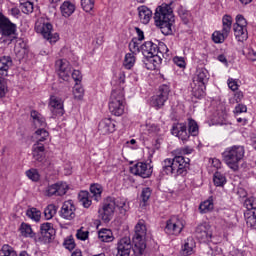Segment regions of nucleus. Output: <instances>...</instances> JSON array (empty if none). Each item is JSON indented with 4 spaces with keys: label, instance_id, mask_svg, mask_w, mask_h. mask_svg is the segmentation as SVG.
<instances>
[{
    "label": "nucleus",
    "instance_id": "b1692460",
    "mask_svg": "<svg viewBox=\"0 0 256 256\" xmlns=\"http://www.w3.org/2000/svg\"><path fill=\"white\" fill-rule=\"evenodd\" d=\"M40 233L42 237H45L46 239H51V237L55 235V228H53V224L46 222L41 224Z\"/></svg>",
    "mask_w": 256,
    "mask_h": 256
},
{
    "label": "nucleus",
    "instance_id": "aec40b11",
    "mask_svg": "<svg viewBox=\"0 0 256 256\" xmlns=\"http://www.w3.org/2000/svg\"><path fill=\"white\" fill-rule=\"evenodd\" d=\"M98 131L100 135H109L115 133V123L109 118H105L99 122Z\"/></svg>",
    "mask_w": 256,
    "mask_h": 256
},
{
    "label": "nucleus",
    "instance_id": "09e8293b",
    "mask_svg": "<svg viewBox=\"0 0 256 256\" xmlns=\"http://www.w3.org/2000/svg\"><path fill=\"white\" fill-rule=\"evenodd\" d=\"M82 8L89 13V11H93V7H95V0H81Z\"/></svg>",
    "mask_w": 256,
    "mask_h": 256
},
{
    "label": "nucleus",
    "instance_id": "bb28decb",
    "mask_svg": "<svg viewBox=\"0 0 256 256\" xmlns=\"http://www.w3.org/2000/svg\"><path fill=\"white\" fill-rule=\"evenodd\" d=\"M60 11L63 17H71V15L75 13V4L71 3L70 1H66L61 5Z\"/></svg>",
    "mask_w": 256,
    "mask_h": 256
},
{
    "label": "nucleus",
    "instance_id": "a878e982",
    "mask_svg": "<svg viewBox=\"0 0 256 256\" xmlns=\"http://www.w3.org/2000/svg\"><path fill=\"white\" fill-rule=\"evenodd\" d=\"M31 117L34 121L35 127H40V129H45V127H47V122L45 121V117H43V115L39 114V112L32 111Z\"/></svg>",
    "mask_w": 256,
    "mask_h": 256
},
{
    "label": "nucleus",
    "instance_id": "c9c22d12",
    "mask_svg": "<svg viewBox=\"0 0 256 256\" xmlns=\"http://www.w3.org/2000/svg\"><path fill=\"white\" fill-rule=\"evenodd\" d=\"M19 231L22 237H30V238L35 237V232H33V228H31V226L25 222H23L20 225Z\"/></svg>",
    "mask_w": 256,
    "mask_h": 256
},
{
    "label": "nucleus",
    "instance_id": "a211bd4d",
    "mask_svg": "<svg viewBox=\"0 0 256 256\" xmlns=\"http://www.w3.org/2000/svg\"><path fill=\"white\" fill-rule=\"evenodd\" d=\"M49 107L53 115H58L59 117L65 115V106L63 104V99L52 96L49 101Z\"/></svg>",
    "mask_w": 256,
    "mask_h": 256
},
{
    "label": "nucleus",
    "instance_id": "f3484780",
    "mask_svg": "<svg viewBox=\"0 0 256 256\" xmlns=\"http://www.w3.org/2000/svg\"><path fill=\"white\" fill-rule=\"evenodd\" d=\"M75 204H73L72 200L65 201L60 210V217L62 219H66L67 221H71L75 219Z\"/></svg>",
    "mask_w": 256,
    "mask_h": 256
},
{
    "label": "nucleus",
    "instance_id": "2f4dec72",
    "mask_svg": "<svg viewBox=\"0 0 256 256\" xmlns=\"http://www.w3.org/2000/svg\"><path fill=\"white\" fill-rule=\"evenodd\" d=\"M231 27H233V17L231 15H224L222 18V32L231 33Z\"/></svg>",
    "mask_w": 256,
    "mask_h": 256
},
{
    "label": "nucleus",
    "instance_id": "9d476101",
    "mask_svg": "<svg viewBox=\"0 0 256 256\" xmlns=\"http://www.w3.org/2000/svg\"><path fill=\"white\" fill-rule=\"evenodd\" d=\"M36 32L40 33L44 39L49 43H57L59 41V34H53V25L49 22H37L35 26Z\"/></svg>",
    "mask_w": 256,
    "mask_h": 256
},
{
    "label": "nucleus",
    "instance_id": "c756f323",
    "mask_svg": "<svg viewBox=\"0 0 256 256\" xmlns=\"http://www.w3.org/2000/svg\"><path fill=\"white\" fill-rule=\"evenodd\" d=\"M90 193L92 194L94 201H97V202L101 201L103 186H101V184L90 185Z\"/></svg>",
    "mask_w": 256,
    "mask_h": 256
},
{
    "label": "nucleus",
    "instance_id": "20e7f679",
    "mask_svg": "<svg viewBox=\"0 0 256 256\" xmlns=\"http://www.w3.org/2000/svg\"><path fill=\"white\" fill-rule=\"evenodd\" d=\"M189 161V158L183 156L167 158L162 162V171L166 175H185L189 168Z\"/></svg>",
    "mask_w": 256,
    "mask_h": 256
},
{
    "label": "nucleus",
    "instance_id": "680f3d73",
    "mask_svg": "<svg viewBox=\"0 0 256 256\" xmlns=\"http://www.w3.org/2000/svg\"><path fill=\"white\" fill-rule=\"evenodd\" d=\"M161 131V128L157 124L148 125V132L154 135H157Z\"/></svg>",
    "mask_w": 256,
    "mask_h": 256
},
{
    "label": "nucleus",
    "instance_id": "ddd939ff",
    "mask_svg": "<svg viewBox=\"0 0 256 256\" xmlns=\"http://www.w3.org/2000/svg\"><path fill=\"white\" fill-rule=\"evenodd\" d=\"M98 213L104 223H109L113 219V213H115V198L107 197L102 209H99Z\"/></svg>",
    "mask_w": 256,
    "mask_h": 256
},
{
    "label": "nucleus",
    "instance_id": "cd10ccee",
    "mask_svg": "<svg viewBox=\"0 0 256 256\" xmlns=\"http://www.w3.org/2000/svg\"><path fill=\"white\" fill-rule=\"evenodd\" d=\"M36 143L35 145H43L49 139V132L45 128H40L35 132Z\"/></svg>",
    "mask_w": 256,
    "mask_h": 256
},
{
    "label": "nucleus",
    "instance_id": "58836bf2",
    "mask_svg": "<svg viewBox=\"0 0 256 256\" xmlns=\"http://www.w3.org/2000/svg\"><path fill=\"white\" fill-rule=\"evenodd\" d=\"M213 197H210L209 200L202 202L199 206L200 213H209V211H213Z\"/></svg>",
    "mask_w": 256,
    "mask_h": 256
},
{
    "label": "nucleus",
    "instance_id": "4c0bfd02",
    "mask_svg": "<svg viewBox=\"0 0 256 256\" xmlns=\"http://www.w3.org/2000/svg\"><path fill=\"white\" fill-rule=\"evenodd\" d=\"M244 207L247 209L245 213H255L256 211V198L251 196L244 201Z\"/></svg>",
    "mask_w": 256,
    "mask_h": 256
},
{
    "label": "nucleus",
    "instance_id": "de8ad7c7",
    "mask_svg": "<svg viewBox=\"0 0 256 256\" xmlns=\"http://www.w3.org/2000/svg\"><path fill=\"white\" fill-rule=\"evenodd\" d=\"M20 9L22 13L29 15V13H33V4L29 1L23 2L20 4Z\"/></svg>",
    "mask_w": 256,
    "mask_h": 256
},
{
    "label": "nucleus",
    "instance_id": "4d7b16f0",
    "mask_svg": "<svg viewBox=\"0 0 256 256\" xmlns=\"http://www.w3.org/2000/svg\"><path fill=\"white\" fill-rule=\"evenodd\" d=\"M85 90H83V87L81 86H75L73 90V94L75 99H83V93Z\"/></svg>",
    "mask_w": 256,
    "mask_h": 256
},
{
    "label": "nucleus",
    "instance_id": "79ce46f5",
    "mask_svg": "<svg viewBox=\"0 0 256 256\" xmlns=\"http://www.w3.org/2000/svg\"><path fill=\"white\" fill-rule=\"evenodd\" d=\"M213 181L216 187H223V185L227 183V178L224 174H221V172H216L214 173Z\"/></svg>",
    "mask_w": 256,
    "mask_h": 256
},
{
    "label": "nucleus",
    "instance_id": "13d9d810",
    "mask_svg": "<svg viewBox=\"0 0 256 256\" xmlns=\"http://www.w3.org/2000/svg\"><path fill=\"white\" fill-rule=\"evenodd\" d=\"M46 195L48 197H53V195H57V183L52 184V185L47 187Z\"/></svg>",
    "mask_w": 256,
    "mask_h": 256
},
{
    "label": "nucleus",
    "instance_id": "69168bd1",
    "mask_svg": "<svg viewBox=\"0 0 256 256\" xmlns=\"http://www.w3.org/2000/svg\"><path fill=\"white\" fill-rule=\"evenodd\" d=\"M218 61H220V63H223V65H225L227 67V65H229V62L227 61V57L225 56V54H220L217 57Z\"/></svg>",
    "mask_w": 256,
    "mask_h": 256
},
{
    "label": "nucleus",
    "instance_id": "774afa93",
    "mask_svg": "<svg viewBox=\"0 0 256 256\" xmlns=\"http://www.w3.org/2000/svg\"><path fill=\"white\" fill-rule=\"evenodd\" d=\"M212 165L215 167V169H220L221 168V160H219L217 158H213Z\"/></svg>",
    "mask_w": 256,
    "mask_h": 256
},
{
    "label": "nucleus",
    "instance_id": "3c124183",
    "mask_svg": "<svg viewBox=\"0 0 256 256\" xmlns=\"http://www.w3.org/2000/svg\"><path fill=\"white\" fill-rule=\"evenodd\" d=\"M26 176L28 177V179H31V181H39L40 179V175H39V171H37V169H30L26 171Z\"/></svg>",
    "mask_w": 256,
    "mask_h": 256
},
{
    "label": "nucleus",
    "instance_id": "ea45409f",
    "mask_svg": "<svg viewBox=\"0 0 256 256\" xmlns=\"http://www.w3.org/2000/svg\"><path fill=\"white\" fill-rule=\"evenodd\" d=\"M229 37V33L221 31H215L212 34V41L215 43H223Z\"/></svg>",
    "mask_w": 256,
    "mask_h": 256
},
{
    "label": "nucleus",
    "instance_id": "f8f14e48",
    "mask_svg": "<svg viewBox=\"0 0 256 256\" xmlns=\"http://www.w3.org/2000/svg\"><path fill=\"white\" fill-rule=\"evenodd\" d=\"M169 93H171V88L164 84L159 88V94L153 96L150 101V105L155 107V109H161L167 103L169 99Z\"/></svg>",
    "mask_w": 256,
    "mask_h": 256
},
{
    "label": "nucleus",
    "instance_id": "f257e3e1",
    "mask_svg": "<svg viewBox=\"0 0 256 256\" xmlns=\"http://www.w3.org/2000/svg\"><path fill=\"white\" fill-rule=\"evenodd\" d=\"M146 237L147 226L145 225V221L140 220L135 226V233L132 238L133 244L129 237H123L118 241L117 256H129L131 255V251H133L136 256L143 255L145 249H147V243L145 242Z\"/></svg>",
    "mask_w": 256,
    "mask_h": 256
},
{
    "label": "nucleus",
    "instance_id": "052dcab7",
    "mask_svg": "<svg viewBox=\"0 0 256 256\" xmlns=\"http://www.w3.org/2000/svg\"><path fill=\"white\" fill-rule=\"evenodd\" d=\"M64 247L68 249V251H73L75 249V240L73 239L65 240Z\"/></svg>",
    "mask_w": 256,
    "mask_h": 256
},
{
    "label": "nucleus",
    "instance_id": "0e129e2a",
    "mask_svg": "<svg viewBox=\"0 0 256 256\" xmlns=\"http://www.w3.org/2000/svg\"><path fill=\"white\" fill-rule=\"evenodd\" d=\"M234 113H247V106L239 104L235 107Z\"/></svg>",
    "mask_w": 256,
    "mask_h": 256
},
{
    "label": "nucleus",
    "instance_id": "393cba45",
    "mask_svg": "<svg viewBox=\"0 0 256 256\" xmlns=\"http://www.w3.org/2000/svg\"><path fill=\"white\" fill-rule=\"evenodd\" d=\"M182 255L189 256L195 253V240L193 238H187L181 249Z\"/></svg>",
    "mask_w": 256,
    "mask_h": 256
},
{
    "label": "nucleus",
    "instance_id": "a19ab883",
    "mask_svg": "<svg viewBox=\"0 0 256 256\" xmlns=\"http://www.w3.org/2000/svg\"><path fill=\"white\" fill-rule=\"evenodd\" d=\"M135 61V54L127 53L124 58L123 66L125 67V69H131L134 67Z\"/></svg>",
    "mask_w": 256,
    "mask_h": 256
},
{
    "label": "nucleus",
    "instance_id": "7c9ffc66",
    "mask_svg": "<svg viewBox=\"0 0 256 256\" xmlns=\"http://www.w3.org/2000/svg\"><path fill=\"white\" fill-rule=\"evenodd\" d=\"M98 238L103 243H111L113 241V232L110 229H102L98 232Z\"/></svg>",
    "mask_w": 256,
    "mask_h": 256
},
{
    "label": "nucleus",
    "instance_id": "6ab92c4d",
    "mask_svg": "<svg viewBox=\"0 0 256 256\" xmlns=\"http://www.w3.org/2000/svg\"><path fill=\"white\" fill-rule=\"evenodd\" d=\"M142 51V55L146 57V59L153 61L157 55V44L147 41L143 45L140 46Z\"/></svg>",
    "mask_w": 256,
    "mask_h": 256
},
{
    "label": "nucleus",
    "instance_id": "6e6552de",
    "mask_svg": "<svg viewBox=\"0 0 256 256\" xmlns=\"http://www.w3.org/2000/svg\"><path fill=\"white\" fill-rule=\"evenodd\" d=\"M56 69L58 71L59 78L62 79L63 81H68L69 79H71V75H72V79L76 81V85H78V83H81L83 79V75H81V71L79 70H74L73 72L71 71V64L67 60H63V59L57 60Z\"/></svg>",
    "mask_w": 256,
    "mask_h": 256
},
{
    "label": "nucleus",
    "instance_id": "0eeeda50",
    "mask_svg": "<svg viewBox=\"0 0 256 256\" xmlns=\"http://www.w3.org/2000/svg\"><path fill=\"white\" fill-rule=\"evenodd\" d=\"M193 83L192 95L196 99H201L205 96L206 85L209 83V71L205 68H198Z\"/></svg>",
    "mask_w": 256,
    "mask_h": 256
},
{
    "label": "nucleus",
    "instance_id": "2eb2a0df",
    "mask_svg": "<svg viewBox=\"0 0 256 256\" xmlns=\"http://www.w3.org/2000/svg\"><path fill=\"white\" fill-rule=\"evenodd\" d=\"M195 233L201 243H211L213 241V227L207 222L199 224Z\"/></svg>",
    "mask_w": 256,
    "mask_h": 256
},
{
    "label": "nucleus",
    "instance_id": "dca6fc26",
    "mask_svg": "<svg viewBox=\"0 0 256 256\" xmlns=\"http://www.w3.org/2000/svg\"><path fill=\"white\" fill-rule=\"evenodd\" d=\"M130 172L132 175H138V177H142V179H148L150 175H153V167L151 164L138 162L130 168Z\"/></svg>",
    "mask_w": 256,
    "mask_h": 256
},
{
    "label": "nucleus",
    "instance_id": "603ef678",
    "mask_svg": "<svg viewBox=\"0 0 256 256\" xmlns=\"http://www.w3.org/2000/svg\"><path fill=\"white\" fill-rule=\"evenodd\" d=\"M174 65H177V67H180V69H185L187 63L185 62L184 57L176 56L173 58Z\"/></svg>",
    "mask_w": 256,
    "mask_h": 256
},
{
    "label": "nucleus",
    "instance_id": "8fccbe9b",
    "mask_svg": "<svg viewBox=\"0 0 256 256\" xmlns=\"http://www.w3.org/2000/svg\"><path fill=\"white\" fill-rule=\"evenodd\" d=\"M8 87H7V80L0 76V99H3L5 95H7Z\"/></svg>",
    "mask_w": 256,
    "mask_h": 256
},
{
    "label": "nucleus",
    "instance_id": "412c9836",
    "mask_svg": "<svg viewBox=\"0 0 256 256\" xmlns=\"http://www.w3.org/2000/svg\"><path fill=\"white\" fill-rule=\"evenodd\" d=\"M156 52L157 55L155 56V59H153V63H157V65H159V63L163 61V58L169 59V48H167V45H165V43L160 42L157 45Z\"/></svg>",
    "mask_w": 256,
    "mask_h": 256
},
{
    "label": "nucleus",
    "instance_id": "864d4df0",
    "mask_svg": "<svg viewBox=\"0 0 256 256\" xmlns=\"http://www.w3.org/2000/svg\"><path fill=\"white\" fill-rule=\"evenodd\" d=\"M243 54L246 55L249 61H256V51L253 48H247L243 51Z\"/></svg>",
    "mask_w": 256,
    "mask_h": 256
},
{
    "label": "nucleus",
    "instance_id": "f03ea898",
    "mask_svg": "<svg viewBox=\"0 0 256 256\" xmlns=\"http://www.w3.org/2000/svg\"><path fill=\"white\" fill-rule=\"evenodd\" d=\"M154 20L163 35H173L175 16L170 5L162 4L158 6L154 14Z\"/></svg>",
    "mask_w": 256,
    "mask_h": 256
},
{
    "label": "nucleus",
    "instance_id": "c03bdc74",
    "mask_svg": "<svg viewBox=\"0 0 256 256\" xmlns=\"http://www.w3.org/2000/svg\"><path fill=\"white\" fill-rule=\"evenodd\" d=\"M27 217L32 219V221H40L41 220V211L37 210V208H30L26 212Z\"/></svg>",
    "mask_w": 256,
    "mask_h": 256
},
{
    "label": "nucleus",
    "instance_id": "5701e85b",
    "mask_svg": "<svg viewBox=\"0 0 256 256\" xmlns=\"http://www.w3.org/2000/svg\"><path fill=\"white\" fill-rule=\"evenodd\" d=\"M32 155L35 161H43L45 157V144H34L32 147Z\"/></svg>",
    "mask_w": 256,
    "mask_h": 256
},
{
    "label": "nucleus",
    "instance_id": "7ed1b4c3",
    "mask_svg": "<svg viewBox=\"0 0 256 256\" xmlns=\"http://www.w3.org/2000/svg\"><path fill=\"white\" fill-rule=\"evenodd\" d=\"M245 158V146L234 145L228 147L222 153L224 163L232 171H239V165Z\"/></svg>",
    "mask_w": 256,
    "mask_h": 256
},
{
    "label": "nucleus",
    "instance_id": "9b49d317",
    "mask_svg": "<svg viewBox=\"0 0 256 256\" xmlns=\"http://www.w3.org/2000/svg\"><path fill=\"white\" fill-rule=\"evenodd\" d=\"M16 32L17 25L4 15H0V35L3 36L0 41L5 43L7 41L5 37H13L14 39L15 37L13 35H15Z\"/></svg>",
    "mask_w": 256,
    "mask_h": 256
},
{
    "label": "nucleus",
    "instance_id": "5fc2aeb1",
    "mask_svg": "<svg viewBox=\"0 0 256 256\" xmlns=\"http://www.w3.org/2000/svg\"><path fill=\"white\" fill-rule=\"evenodd\" d=\"M151 198V188L147 187L142 190L141 199L143 203H147Z\"/></svg>",
    "mask_w": 256,
    "mask_h": 256
},
{
    "label": "nucleus",
    "instance_id": "39448f33",
    "mask_svg": "<svg viewBox=\"0 0 256 256\" xmlns=\"http://www.w3.org/2000/svg\"><path fill=\"white\" fill-rule=\"evenodd\" d=\"M172 135L178 137L183 143H187L189 141V137H197L199 135V125L193 119H188V131L187 124L177 123L172 126L171 129Z\"/></svg>",
    "mask_w": 256,
    "mask_h": 256
},
{
    "label": "nucleus",
    "instance_id": "e2e57ef3",
    "mask_svg": "<svg viewBox=\"0 0 256 256\" xmlns=\"http://www.w3.org/2000/svg\"><path fill=\"white\" fill-rule=\"evenodd\" d=\"M228 87L231 91H237V89H239V85L233 79H228Z\"/></svg>",
    "mask_w": 256,
    "mask_h": 256
},
{
    "label": "nucleus",
    "instance_id": "1a4fd4ad",
    "mask_svg": "<svg viewBox=\"0 0 256 256\" xmlns=\"http://www.w3.org/2000/svg\"><path fill=\"white\" fill-rule=\"evenodd\" d=\"M234 37L240 43L249 39V32H247V20L243 15L236 16V22L233 24Z\"/></svg>",
    "mask_w": 256,
    "mask_h": 256
},
{
    "label": "nucleus",
    "instance_id": "e433bc0d",
    "mask_svg": "<svg viewBox=\"0 0 256 256\" xmlns=\"http://www.w3.org/2000/svg\"><path fill=\"white\" fill-rule=\"evenodd\" d=\"M78 199L81 203V205H83V207H85L86 209H89V207H91V199H89V192L87 191H81L78 194Z\"/></svg>",
    "mask_w": 256,
    "mask_h": 256
},
{
    "label": "nucleus",
    "instance_id": "6e6d98bb",
    "mask_svg": "<svg viewBox=\"0 0 256 256\" xmlns=\"http://www.w3.org/2000/svg\"><path fill=\"white\" fill-rule=\"evenodd\" d=\"M52 169H53V163H51L50 160H45L44 162H42L41 164L42 171H45V173H49L51 172Z\"/></svg>",
    "mask_w": 256,
    "mask_h": 256
},
{
    "label": "nucleus",
    "instance_id": "4be33fe9",
    "mask_svg": "<svg viewBox=\"0 0 256 256\" xmlns=\"http://www.w3.org/2000/svg\"><path fill=\"white\" fill-rule=\"evenodd\" d=\"M137 11L140 23L148 25L149 21H151V17H153V11H151L147 6H140L137 8Z\"/></svg>",
    "mask_w": 256,
    "mask_h": 256
},
{
    "label": "nucleus",
    "instance_id": "37998d69",
    "mask_svg": "<svg viewBox=\"0 0 256 256\" xmlns=\"http://www.w3.org/2000/svg\"><path fill=\"white\" fill-rule=\"evenodd\" d=\"M54 215H57V206L54 204H49L45 209H44V217L49 221Z\"/></svg>",
    "mask_w": 256,
    "mask_h": 256
},
{
    "label": "nucleus",
    "instance_id": "72a5a7b5",
    "mask_svg": "<svg viewBox=\"0 0 256 256\" xmlns=\"http://www.w3.org/2000/svg\"><path fill=\"white\" fill-rule=\"evenodd\" d=\"M178 15H179L180 19H182V21L185 25H187V23H189L193 19V16L191 15V12H189L183 6H179Z\"/></svg>",
    "mask_w": 256,
    "mask_h": 256
},
{
    "label": "nucleus",
    "instance_id": "338daca9",
    "mask_svg": "<svg viewBox=\"0 0 256 256\" xmlns=\"http://www.w3.org/2000/svg\"><path fill=\"white\" fill-rule=\"evenodd\" d=\"M135 30L138 35L137 41H143V39H145V34L143 33V31L138 27H136Z\"/></svg>",
    "mask_w": 256,
    "mask_h": 256
},
{
    "label": "nucleus",
    "instance_id": "f704fd0d",
    "mask_svg": "<svg viewBox=\"0 0 256 256\" xmlns=\"http://www.w3.org/2000/svg\"><path fill=\"white\" fill-rule=\"evenodd\" d=\"M244 217L247 227L256 229V210L255 212H244Z\"/></svg>",
    "mask_w": 256,
    "mask_h": 256
},
{
    "label": "nucleus",
    "instance_id": "49530a36",
    "mask_svg": "<svg viewBox=\"0 0 256 256\" xmlns=\"http://www.w3.org/2000/svg\"><path fill=\"white\" fill-rule=\"evenodd\" d=\"M139 40L137 38H134L129 43V49L132 54L136 55V53H139L141 51V47L139 46Z\"/></svg>",
    "mask_w": 256,
    "mask_h": 256
},
{
    "label": "nucleus",
    "instance_id": "a18cd8bd",
    "mask_svg": "<svg viewBox=\"0 0 256 256\" xmlns=\"http://www.w3.org/2000/svg\"><path fill=\"white\" fill-rule=\"evenodd\" d=\"M56 189H57V196L62 197V195H65L69 190V185H67V183L65 182H58L56 183Z\"/></svg>",
    "mask_w": 256,
    "mask_h": 256
},
{
    "label": "nucleus",
    "instance_id": "c85d7f7f",
    "mask_svg": "<svg viewBox=\"0 0 256 256\" xmlns=\"http://www.w3.org/2000/svg\"><path fill=\"white\" fill-rule=\"evenodd\" d=\"M115 207L119 209L121 215H125L129 211V202L123 198H114Z\"/></svg>",
    "mask_w": 256,
    "mask_h": 256
},
{
    "label": "nucleus",
    "instance_id": "4468645a",
    "mask_svg": "<svg viewBox=\"0 0 256 256\" xmlns=\"http://www.w3.org/2000/svg\"><path fill=\"white\" fill-rule=\"evenodd\" d=\"M185 227V221L179 216H172L166 222L165 233L167 235H180Z\"/></svg>",
    "mask_w": 256,
    "mask_h": 256
},
{
    "label": "nucleus",
    "instance_id": "bf43d9fd",
    "mask_svg": "<svg viewBox=\"0 0 256 256\" xmlns=\"http://www.w3.org/2000/svg\"><path fill=\"white\" fill-rule=\"evenodd\" d=\"M76 237L80 241H86V239L89 238V231H83L82 229H80L77 231Z\"/></svg>",
    "mask_w": 256,
    "mask_h": 256
},
{
    "label": "nucleus",
    "instance_id": "423d86ee",
    "mask_svg": "<svg viewBox=\"0 0 256 256\" xmlns=\"http://www.w3.org/2000/svg\"><path fill=\"white\" fill-rule=\"evenodd\" d=\"M109 111L115 117H121L125 113V92L119 87L113 89L109 100Z\"/></svg>",
    "mask_w": 256,
    "mask_h": 256
},
{
    "label": "nucleus",
    "instance_id": "473e14b6",
    "mask_svg": "<svg viewBox=\"0 0 256 256\" xmlns=\"http://www.w3.org/2000/svg\"><path fill=\"white\" fill-rule=\"evenodd\" d=\"M13 65V60L10 56H3L0 58V71H4L7 76V71H9L10 67Z\"/></svg>",
    "mask_w": 256,
    "mask_h": 256
}]
</instances>
